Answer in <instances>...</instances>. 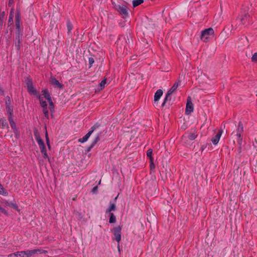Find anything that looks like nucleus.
<instances>
[{"label":"nucleus","mask_w":257,"mask_h":257,"mask_svg":"<svg viewBox=\"0 0 257 257\" xmlns=\"http://www.w3.org/2000/svg\"><path fill=\"white\" fill-rule=\"evenodd\" d=\"M45 138H46V141L47 145L49 149H50V141L48 137V134L47 133V131L46 130L45 132Z\"/></svg>","instance_id":"nucleus-36"},{"label":"nucleus","mask_w":257,"mask_h":257,"mask_svg":"<svg viewBox=\"0 0 257 257\" xmlns=\"http://www.w3.org/2000/svg\"><path fill=\"white\" fill-rule=\"evenodd\" d=\"M151 163V164H150V168H151V169L152 170L153 169L155 168V165L153 163V160H152V162H150Z\"/></svg>","instance_id":"nucleus-47"},{"label":"nucleus","mask_w":257,"mask_h":257,"mask_svg":"<svg viewBox=\"0 0 257 257\" xmlns=\"http://www.w3.org/2000/svg\"><path fill=\"white\" fill-rule=\"evenodd\" d=\"M243 41V43H244V46H248V40H247V37H244L243 38H242L241 39Z\"/></svg>","instance_id":"nucleus-43"},{"label":"nucleus","mask_w":257,"mask_h":257,"mask_svg":"<svg viewBox=\"0 0 257 257\" xmlns=\"http://www.w3.org/2000/svg\"><path fill=\"white\" fill-rule=\"evenodd\" d=\"M5 12H3L0 14V20L4 22V19L5 17Z\"/></svg>","instance_id":"nucleus-44"},{"label":"nucleus","mask_w":257,"mask_h":257,"mask_svg":"<svg viewBox=\"0 0 257 257\" xmlns=\"http://www.w3.org/2000/svg\"><path fill=\"white\" fill-rule=\"evenodd\" d=\"M113 8L121 16L122 18H126L128 16V8L125 5H120L114 2L112 3Z\"/></svg>","instance_id":"nucleus-3"},{"label":"nucleus","mask_w":257,"mask_h":257,"mask_svg":"<svg viewBox=\"0 0 257 257\" xmlns=\"http://www.w3.org/2000/svg\"><path fill=\"white\" fill-rule=\"evenodd\" d=\"M50 104V109L51 112H53L54 110V106L53 102H52V100H50V101H48Z\"/></svg>","instance_id":"nucleus-40"},{"label":"nucleus","mask_w":257,"mask_h":257,"mask_svg":"<svg viewBox=\"0 0 257 257\" xmlns=\"http://www.w3.org/2000/svg\"><path fill=\"white\" fill-rule=\"evenodd\" d=\"M43 95H44V97L47 99L48 101H50L51 100V97L50 96V95L47 89L43 90L42 91Z\"/></svg>","instance_id":"nucleus-18"},{"label":"nucleus","mask_w":257,"mask_h":257,"mask_svg":"<svg viewBox=\"0 0 257 257\" xmlns=\"http://www.w3.org/2000/svg\"><path fill=\"white\" fill-rule=\"evenodd\" d=\"M17 257H25L23 251L16 252Z\"/></svg>","instance_id":"nucleus-41"},{"label":"nucleus","mask_w":257,"mask_h":257,"mask_svg":"<svg viewBox=\"0 0 257 257\" xmlns=\"http://www.w3.org/2000/svg\"><path fill=\"white\" fill-rule=\"evenodd\" d=\"M10 1H13L14 0H10Z\"/></svg>","instance_id":"nucleus-54"},{"label":"nucleus","mask_w":257,"mask_h":257,"mask_svg":"<svg viewBox=\"0 0 257 257\" xmlns=\"http://www.w3.org/2000/svg\"><path fill=\"white\" fill-rule=\"evenodd\" d=\"M4 22L0 20V29H2Z\"/></svg>","instance_id":"nucleus-51"},{"label":"nucleus","mask_w":257,"mask_h":257,"mask_svg":"<svg viewBox=\"0 0 257 257\" xmlns=\"http://www.w3.org/2000/svg\"><path fill=\"white\" fill-rule=\"evenodd\" d=\"M93 147H94V146H92V145L91 144V145H90V146H89V147H88L87 148V152H89V151L91 150V149Z\"/></svg>","instance_id":"nucleus-49"},{"label":"nucleus","mask_w":257,"mask_h":257,"mask_svg":"<svg viewBox=\"0 0 257 257\" xmlns=\"http://www.w3.org/2000/svg\"><path fill=\"white\" fill-rule=\"evenodd\" d=\"M39 99L42 107L43 108L47 107V102L43 100V98L41 96H39Z\"/></svg>","instance_id":"nucleus-26"},{"label":"nucleus","mask_w":257,"mask_h":257,"mask_svg":"<svg viewBox=\"0 0 257 257\" xmlns=\"http://www.w3.org/2000/svg\"><path fill=\"white\" fill-rule=\"evenodd\" d=\"M51 83L52 85L56 86L59 88H62L63 87V84H61L58 80L55 78H52Z\"/></svg>","instance_id":"nucleus-15"},{"label":"nucleus","mask_w":257,"mask_h":257,"mask_svg":"<svg viewBox=\"0 0 257 257\" xmlns=\"http://www.w3.org/2000/svg\"><path fill=\"white\" fill-rule=\"evenodd\" d=\"M13 18H14V14H13V11L12 10L10 12V15H9V18L8 21V23L10 24H13Z\"/></svg>","instance_id":"nucleus-33"},{"label":"nucleus","mask_w":257,"mask_h":257,"mask_svg":"<svg viewBox=\"0 0 257 257\" xmlns=\"http://www.w3.org/2000/svg\"><path fill=\"white\" fill-rule=\"evenodd\" d=\"M97 186H95L93 188V189H92L91 190V192L93 193H96V192H97Z\"/></svg>","instance_id":"nucleus-46"},{"label":"nucleus","mask_w":257,"mask_h":257,"mask_svg":"<svg viewBox=\"0 0 257 257\" xmlns=\"http://www.w3.org/2000/svg\"><path fill=\"white\" fill-rule=\"evenodd\" d=\"M15 23L17 32L15 47L16 50L20 51L21 50L22 35H21V13L19 11H18L16 14Z\"/></svg>","instance_id":"nucleus-1"},{"label":"nucleus","mask_w":257,"mask_h":257,"mask_svg":"<svg viewBox=\"0 0 257 257\" xmlns=\"http://www.w3.org/2000/svg\"><path fill=\"white\" fill-rule=\"evenodd\" d=\"M8 257H17L16 252L9 254Z\"/></svg>","instance_id":"nucleus-48"},{"label":"nucleus","mask_w":257,"mask_h":257,"mask_svg":"<svg viewBox=\"0 0 257 257\" xmlns=\"http://www.w3.org/2000/svg\"><path fill=\"white\" fill-rule=\"evenodd\" d=\"M0 126L3 128H8L9 125L6 119H0Z\"/></svg>","instance_id":"nucleus-23"},{"label":"nucleus","mask_w":257,"mask_h":257,"mask_svg":"<svg viewBox=\"0 0 257 257\" xmlns=\"http://www.w3.org/2000/svg\"><path fill=\"white\" fill-rule=\"evenodd\" d=\"M163 93V90L161 89H158L156 92L155 93L154 95V102L155 103L157 102L161 97L162 96Z\"/></svg>","instance_id":"nucleus-12"},{"label":"nucleus","mask_w":257,"mask_h":257,"mask_svg":"<svg viewBox=\"0 0 257 257\" xmlns=\"http://www.w3.org/2000/svg\"><path fill=\"white\" fill-rule=\"evenodd\" d=\"M171 93H170L169 92H167V94H166V97L162 104V106H164L165 105V104L167 102V101L168 100H171Z\"/></svg>","instance_id":"nucleus-21"},{"label":"nucleus","mask_w":257,"mask_h":257,"mask_svg":"<svg viewBox=\"0 0 257 257\" xmlns=\"http://www.w3.org/2000/svg\"><path fill=\"white\" fill-rule=\"evenodd\" d=\"M106 82V79H104L101 81V82L99 83V86L100 87V89H102L104 87Z\"/></svg>","instance_id":"nucleus-37"},{"label":"nucleus","mask_w":257,"mask_h":257,"mask_svg":"<svg viewBox=\"0 0 257 257\" xmlns=\"http://www.w3.org/2000/svg\"><path fill=\"white\" fill-rule=\"evenodd\" d=\"M251 61L253 63H257V53H255L253 54L251 57Z\"/></svg>","instance_id":"nucleus-39"},{"label":"nucleus","mask_w":257,"mask_h":257,"mask_svg":"<svg viewBox=\"0 0 257 257\" xmlns=\"http://www.w3.org/2000/svg\"><path fill=\"white\" fill-rule=\"evenodd\" d=\"M100 126V124L98 123H95L93 126H92L91 128V130L84 136L87 139L90 137L92 133L97 128Z\"/></svg>","instance_id":"nucleus-11"},{"label":"nucleus","mask_w":257,"mask_h":257,"mask_svg":"<svg viewBox=\"0 0 257 257\" xmlns=\"http://www.w3.org/2000/svg\"><path fill=\"white\" fill-rule=\"evenodd\" d=\"M34 135L36 141L37 142L39 146L40 149L41 150V152L43 155L44 158H47L48 160H49L48 154H47L46 148L45 147V144L42 139L41 138L39 135V133L38 132L37 130H35L34 131Z\"/></svg>","instance_id":"nucleus-2"},{"label":"nucleus","mask_w":257,"mask_h":257,"mask_svg":"<svg viewBox=\"0 0 257 257\" xmlns=\"http://www.w3.org/2000/svg\"><path fill=\"white\" fill-rule=\"evenodd\" d=\"M11 99L10 96H7L6 97V107L8 106H11Z\"/></svg>","instance_id":"nucleus-35"},{"label":"nucleus","mask_w":257,"mask_h":257,"mask_svg":"<svg viewBox=\"0 0 257 257\" xmlns=\"http://www.w3.org/2000/svg\"><path fill=\"white\" fill-rule=\"evenodd\" d=\"M101 133H99L97 135L95 139L91 143V145L92 146H94L97 144V143L100 140V137L101 136Z\"/></svg>","instance_id":"nucleus-28"},{"label":"nucleus","mask_w":257,"mask_h":257,"mask_svg":"<svg viewBox=\"0 0 257 257\" xmlns=\"http://www.w3.org/2000/svg\"><path fill=\"white\" fill-rule=\"evenodd\" d=\"M110 218L109 219V222L110 223H113L116 222V217L113 213H110Z\"/></svg>","instance_id":"nucleus-30"},{"label":"nucleus","mask_w":257,"mask_h":257,"mask_svg":"<svg viewBox=\"0 0 257 257\" xmlns=\"http://www.w3.org/2000/svg\"><path fill=\"white\" fill-rule=\"evenodd\" d=\"M196 132V130H194L193 131L191 132L188 136V138L190 140H195L197 137Z\"/></svg>","instance_id":"nucleus-16"},{"label":"nucleus","mask_w":257,"mask_h":257,"mask_svg":"<svg viewBox=\"0 0 257 257\" xmlns=\"http://www.w3.org/2000/svg\"><path fill=\"white\" fill-rule=\"evenodd\" d=\"M152 153L153 150L151 149H149L147 152V156L149 158L150 162H152V160H153Z\"/></svg>","instance_id":"nucleus-31"},{"label":"nucleus","mask_w":257,"mask_h":257,"mask_svg":"<svg viewBox=\"0 0 257 257\" xmlns=\"http://www.w3.org/2000/svg\"><path fill=\"white\" fill-rule=\"evenodd\" d=\"M103 61L102 55L97 54V55H91V57L88 58V62L89 64H92L94 63L97 64L102 63Z\"/></svg>","instance_id":"nucleus-7"},{"label":"nucleus","mask_w":257,"mask_h":257,"mask_svg":"<svg viewBox=\"0 0 257 257\" xmlns=\"http://www.w3.org/2000/svg\"><path fill=\"white\" fill-rule=\"evenodd\" d=\"M256 144H257V140L256 139H255L252 142V145L254 148H256L257 147Z\"/></svg>","instance_id":"nucleus-45"},{"label":"nucleus","mask_w":257,"mask_h":257,"mask_svg":"<svg viewBox=\"0 0 257 257\" xmlns=\"http://www.w3.org/2000/svg\"><path fill=\"white\" fill-rule=\"evenodd\" d=\"M67 34L69 36H71V30H72L73 26L70 21L68 19L66 22Z\"/></svg>","instance_id":"nucleus-14"},{"label":"nucleus","mask_w":257,"mask_h":257,"mask_svg":"<svg viewBox=\"0 0 257 257\" xmlns=\"http://www.w3.org/2000/svg\"><path fill=\"white\" fill-rule=\"evenodd\" d=\"M234 132H232L231 134V135H234Z\"/></svg>","instance_id":"nucleus-52"},{"label":"nucleus","mask_w":257,"mask_h":257,"mask_svg":"<svg viewBox=\"0 0 257 257\" xmlns=\"http://www.w3.org/2000/svg\"><path fill=\"white\" fill-rule=\"evenodd\" d=\"M88 140V139L85 137V136H84L82 138H80L78 140V142L81 143H83L85 142H86Z\"/></svg>","instance_id":"nucleus-42"},{"label":"nucleus","mask_w":257,"mask_h":257,"mask_svg":"<svg viewBox=\"0 0 257 257\" xmlns=\"http://www.w3.org/2000/svg\"><path fill=\"white\" fill-rule=\"evenodd\" d=\"M25 81L27 88L33 85L32 79L30 76H28L26 77Z\"/></svg>","instance_id":"nucleus-19"},{"label":"nucleus","mask_w":257,"mask_h":257,"mask_svg":"<svg viewBox=\"0 0 257 257\" xmlns=\"http://www.w3.org/2000/svg\"><path fill=\"white\" fill-rule=\"evenodd\" d=\"M193 104L191 101V98L190 96H188L187 100L186 107L185 110V113L186 114H189L191 112L193 111Z\"/></svg>","instance_id":"nucleus-8"},{"label":"nucleus","mask_w":257,"mask_h":257,"mask_svg":"<svg viewBox=\"0 0 257 257\" xmlns=\"http://www.w3.org/2000/svg\"><path fill=\"white\" fill-rule=\"evenodd\" d=\"M117 197H116L115 198V199H114V200H116Z\"/></svg>","instance_id":"nucleus-53"},{"label":"nucleus","mask_w":257,"mask_h":257,"mask_svg":"<svg viewBox=\"0 0 257 257\" xmlns=\"http://www.w3.org/2000/svg\"><path fill=\"white\" fill-rule=\"evenodd\" d=\"M214 30L212 28H209L203 30L201 33L200 39L204 42H207L209 37L213 35Z\"/></svg>","instance_id":"nucleus-5"},{"label":"nucleus","mask_w":257,"mask_h":257,"mask_svg":"<svg viewBox=\"0 0 257 257\" xmlns=\"http://www.w3.org/2000/svg\"><path fill=\"white\" fill-rule=\"evenodd\" d=\"M243 132V126L241 122H239L237 132L234 135L237 137V142L238 145H242V134Z\"/></svg>","instance_id":"nucleus-4"},{"label":"nucleus","mask_w":257,"mask_h":257,"mask_svg":"<svg viewBox=\"0 0 257 257\" xmlns=\"http://www.w3.org/2000/svg\"><path fill=\"white\" fill-rule=\"evenodd\" d=\"M249 15L247 14H245L242 18L240 19V21L241 22V24L243 25H245L246 24V21H247L249 19Z\"/></svg>","instance_id":"nucleus-20"},{"label":"nucleus","mask_w":257,"mask_h":257,"mask_svg":"<svg viewBox=\"0 0 257 257\" xmlns=\"http://www.w3.org/2000/svg\"><path fill=\"white\" fill-rule=\"evenodd\" d=\"M144 2V0H133L132 2L133 7L136 8V7L143 4Z\"/></svg>","instance_id":"nucleus-27"},{"label":"nucleus","mask_w":257,"mask_h":257,"mask_svg":"<svg viewBox=\"0 0 257 257\" xmlns=\"http://www.w3.org/2000/svg\"><path fill=\"white\" fill-rule=\"evenodd\" d=\"M222 133V130H219L217 134L212 139L211 141L214 145H217L218 144Z\"/></svg>","instance_id":"nucleus-10"},{"label":"nucleus","mask_w":257,"mask_h":257,"mask_svg":"<svg viewBox=\"0 0 257 257\" xmlns=\"http://www.w3.org/2000/svg\"><path fill=\"white\" fill-rule=\"evenodd\" d=\"M28 91L30 94H33L34 95H37V92L33 85L32 86H30L27 88Z\"/></svg>","instance_id":"nucleus-22"},{"label":"nucleus","mask_w":257,"mask_h":257,"mask_svg":"<svg viewBox=\"0 0 257 257\" xmlns=\"http://www.w3.org/2000/svg\"><path fill=\"white\" fill-rule=\"evenodd\" d=\"M241 152V145H238V153H240Z\"/></svg>","instance_id":"nucleus-50"},{"label":"nucleus","mask_w":257,"mask_h":257,"mask_svg":"<svg viewBox=\"0 0 257 257\" xmlns=\"http://www.w3.org/2000/svg\"><path fill=\"white\" fill-rule=\"evenodd\" d=\"M25 257H31L35 254H44L47 252V250L42 249H34L23 251Z\"/></svg>","instance_id":"nucleus-6"},{"label":"nucleus","mask_w":257,"mask_h":257,"mask_svg":"<svg viewBox=\"0 0 257 257\" xmlns=\"http://www.w3.org/2000/svg\"><path fill=\"white\" fill-rule=\"evenodd\" d=\"M101 133H99L97 135L95 139L91 143V145L92 146H94L97 144V143L100 140V137L101 136Z\"/></svg>","instance_id":"nucleus-29"},{"label":"nucleus","mask_w":257,"mask_h":257,"mask_svg":"<svg viewBox=\"0 0 257 257\" xmlns=\"http://www.w3.org/2000/svg\"><path fill=\"white\" fill-rule=\"evenodd\" d=\"M4 203L6 206H9L12 207L14 209H15L16 210L19 211V207L16 204H15L13 203H10L8 201H5L4 202Z\"/></svg>","instance_id":"nucleus-17"},{"label":"nucleus","mask_w":257,"mask_h":257,"mask_svg":"<svg viewBox=\"0 0 257 257\" xmlns=\"http://www.w3.org/2000/svg\"><path fill=\"white\" fill-rule=\"evenodd\" d=\"M8 119L12 128L14 130V132L15 134H18V131L17 128L16 124L14 122L13 117L8 118Z\"/></svg>","instance_id":"nucleus-13"},{"label":"nucleus","mask_w":257,"mask_h":257,"mask_svg":"<svg viewBox=\"0 0 257 257\" xmlns=\"http://www.w3.org/2000/svg\"><path fill=\"white\" fill-rule=\"evenodd\" d=\"M0 194L8 195V192L5 189L1 184H0Z\"/></svg>","instance_id":"nucleus-34"},{"label":"nucleus","mask_w":257,"mask_h":257,"mask_svg":"<svg viewBox=\"0 0 257 257\" xmlns=\"http://www.w3.org/2000/svg\"><path fill=\"white\" fill-rule=\"evenodd\" d=\"M115 210V205L114 203H110V206L106 209V212H110L111 211Z\"/></svg>","instance_id":"nucleus-32"},{"label":"nucleus","mask_w":257,"mask_h":257,"mask_svg":"<svg viewBox=\"0 0 257 257\" xmlns=\"http://www.w3.org/2000/svg\"><path fill=\"white\" fill-rule=\"evenodd\" d=\"M7 113L8 114V118L13 117V106L6 107Z\"/></svg>","instance_id":"nucleus-24"},{"label":"nucleus","mask_w":257,"mask_h":257,"mask_svg":"<svg viewBox=\"0 0 257 257\" xmlns=\"http://www.w3.org/2000/svg\"><path fill=\"white\" fill-rule=\"evenodd\" d=\"M113 235L114 236V239L117 242H119L121 239V228L120 226H118L115 227L113 229Z\"/></svg>","instance_id":"nucleus-9"},{"label":"nucleus","mask_w":257,"mask_h":257,"mask_svg":"<svg viewBox=\"0 0 257 257\" xmlns=\"http://www.w3.org/2000/svg\"><path fill=\"white\" fill-rule=\"evenodd\" d=\"M43 111L45 116L47 118H49V113H48V110L47 107L43 108Z\"/></svg>","instance_id":"nucleus-38"},{"label":"nucleus","mask_w":257,"mask_h":257,"mask_svg":"<svg viewBox=\"0 0 257 257\" xmlns=\"http://www.w3.org/2000/svg\"><path fill=\"white\" fill-rule=\"evenodd\" d=\"M179 86V82H176L174 84L172 87L168 91L170 93L172 94L177 88Z\"/></svg>","instance_id":"nucleus-25"}]
</instances>
